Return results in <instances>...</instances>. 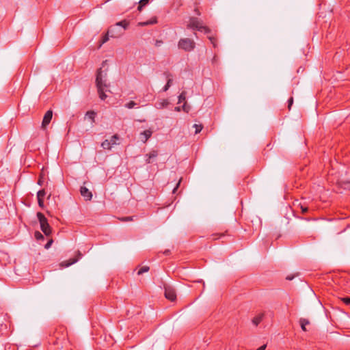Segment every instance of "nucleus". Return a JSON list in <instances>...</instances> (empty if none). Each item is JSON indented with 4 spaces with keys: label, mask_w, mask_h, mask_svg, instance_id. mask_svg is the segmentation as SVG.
<instances>
[{
    "label": "nucleus",
    "mask_w": 350,
    "mask_h": 350,
    "mask_svg": "<svg viewBox=\"0 0 350 350\" xmlns=\"http://www.w3.org/2000/svg\"><path fill=\"white\" fill-rule=\"evenodd\" d=\"M164 74L167 77V83H166L167 85H169L170 86H171L172 84V75L169 72H165Z\"/></svg>",
    "instance_id": "393cba45"
},
{
    "label": "nucleus",
    "mask_w": 350,
    "mask_h": 350,
    "mask_svg": "<svg viewBox=\"0 0 350 350\" xmlns=\"http://www.w3.org/2000/svg\"><path fill=\"white\" fill-rule=\"evenodd\" d=\"M101 146L103 147V149L105 150H110L112 147L111 146V142H109L108 139H105V141H103L101 144Z\"/></svg>",
    "instance_id": "6ab92c4d"
},
{
    "label": "nucleus",
    "mask_w": 350,
    "mask_h": 350,
    "mask_svg": "<svg viewBox=\"0 0 350 350\" xmlns=\"http://www.w3.org/2000/svg\"><path fill=\"white\" fill-rule=\"evenodd\" d=\"M286 279L291 280L293 279V277H287Z\"/></svg>",
    "instance_id": "49530a36"
},
{
    "label": "nucleus",
    "mask_w": 350,
    "mask_h": 350,
    "mask_svg": "<svg viewBox=\"0 0 350 350\" xmlns=\"http://www.w3.org/2000/svg\"><path fill=\"white\" fill-rule=\"evenodd\" d=\"M301 212H302L303 213H307V212H308V207H306V206H301Z\"/></svg>",
    "instance_id": "4c0bfd02"
},
{
    "label": "nucleus",
    "mask_w": 350,
    "mask_h": 350,
    "mask_svg": "<svg viewBox=\"0 0 350 350\" xmlns=\"http://www.w3.org/2000/svg\"><path fill=\"white\" fill-rule=\"evenodd\" d=\"M224 234H219V236L218 237H216V238H214V239H219V238H220V237H224Z\"/></svg>",
    "instance_id": "a18cd8bd"
},
{
    "label": "nucleus",
    "mask_w": 350,
    "mask_h": 350,
    "mask_svg": "<svg viewBox=\"0 0 350 350\" xmlns=\"http://www.w3.org/2000/svg\"><path fill=\"white\" fill-rule=\"evenodd\" d=\"M80 193L85 200H90L92 198V192L85 187H81Z\"/></svg>",
    "instance_id": "9b49d317"
},
{
    "label": "nucleus",
    "mask_w": 350,
    "mask_h": 350,
    "mask_svg": "<svg viewBox=\"0 0 350 350\" xmlns=\"http://www.w3.org/2000/svg\"><path fill=\"white\" fill-rule=\"evenodd\" d=\"M162 43H163V42L161 40H157L155 44L157 46H159Z\"/></svg>",
    "instance_id": "79ce46f5"
},
{
    "label": "nucleus",
    "mask_w": 350,
    "mask_h": 350,
    "mask_svg": "<svg viewBox=\"0 0 350 350\" xmlns=\"http://www.w3.org/2000/svg\"><path fill=\"white\" fill-rule=\"evenodd\" d=\"M158 151L156 150H152L148 154H146V162L147 163H152V159L156 158L158 156Z\"/></svg>",
    "instance_id": "f8f14e48"
},
{
    "label": "nucleus",
    "mask_w": 350,
    "mask_h": 350,
    "mask_svg": "<svg viewBox=\"0 0 350 350\" xmlns=\"http://www.w3.org/2000/svg\"><path fill=\"white\" fill-rule=\"evenodd\" d=\"M182 109L185 111V112H188L189 110V107L187 106L186 105V102L184 103V105H183L182 107Z\"/></svg>",
    "instance_id": "c9c22d12"
},
{
    "label": "nucleus",
    "mask_w": 350,
    "mask_h": 350,
    "mask_svg": "<svg viewBox=\"0 0 350 350\" xmlns=\"http://www.w3.org/2000/svg\"><path fill=\"white\" fill-rule=\"evenodd\" d=\"M178 47L186 52H191L195 49L196 42L193 39L189 38H180L178 42Z\"/></svg>",
    "instance_id": "7ed1b4c3"
},
{
    "label": "nucleus",
    "mask_w": 350,
    "mask_h": 350,
    "mask_svg": "<svg viewBox=\"0 0 350 350\" xmlns=\"http://www.w3.org/2000/svg\"><path fill=\"white\" fill-rule=\"evenodd\" d=\"M266 347H267V345H263L261 347H260L259 348H258L256 350H265Z\"/></svg>",
    "instance_id": "a19ab883"
},
{
    "label": "nucleus",
    "mask_w": 350,
    "mask_h": 350,
    "mask_svg": "<svg viewBox=\"0 0 350 350\" xmlns=\"http://www.w3.org/2000/svg\"><path fill=\"white\" fill-rule=\"evenodd\" d=\"M299 324H300V326L301 327V329L304 332H306L307 329H306V326L310 324V321L307 319L301 318L299 319Z\"/></svg>",
    "instance_id": "dca6fc26"
},
{
    "label": "nucleus",
    "mask_w": 350,
    "mask_h": 350,
    "mask_svg": "<svg viewBox=\"0 0 350 350\" xmlns=\"http://www.w3.org/2000/svg\"><path fill=\"white\" fill-rule=\"evenodd\" d=\"M150 268L148 266H144L142 267H141L138 271H137V274L139 275H142L144 273H146V272H148L149 271Z\"/></svg>",
    "instance_id": "4be33fe9"
},
{
    "label": "nucleus",
    "mask_w": 350,
    "mask_h": 350,
    "mask_svg": "<svg viewBox=\"0 0 350 350\" xmlns=\"http://www.w3.org/2000/svg\"><path fill=\"white\" fill-rule=\"evenodd\" d=\"M38 202L40 207H44V199H38Z\"/></svg>",
    "instance_id": "f704fd0d"
},
{
    "label": "nucleus",
    "mask_w": 350,
    "mask_h": 350,
    "mask_svg": "<svg viewBox=\"0 0 350 350\" xmlns=\"http://www.w3.org/2000/svg\"><path fill=\"white\" fill-rule=\"evenodd\" d=\"M119 139V135L118 134H115L113 135L111 137V139L109 140V142H111V146H112L113 145H115L116 144V142L117 140Z\"/></svg>",
    "instance_id": "412c9836"
},
{
    "label": "nucleus",
    "mask_w": 350,
    "mask_h": 350,
    "mask_svg": "<svg viewBox=\"0 0 350 350\" xmlns=\"http://www.w3.org/2000/svg\"><path fill=\"white\" fill-rule=\"evenodd\" d=\"M38 184L40 185H42V184H43V176H42V174L40 175V177H39V179H38Z\"/></svg>",
    "instance_id": "e433bc0d"
},
{
    "label": "nucleus",
    "mask_w": 350,
    "mask_h": 350,
    "mask_svg": "<svg viewBox=\"0 0 350 350\" xmlns=\"http://www.w3.org/2000/svg\"><path fill=\"white\" fill-rule=\"evenodd\" d=\"M208 39L210 40V41H211V44H213V46L214 47H216V46H217V40H216V38L213 37V36H209Z\"/></svg>",
    "instance_id": "2f4dec72"
},
{
    "label": "nucleus",
    "mask_w": 350,
    "mask_h": 350,
    "mask_svg": "<svg viewBox=\"0 0 350 350\" xmlns=\"http://www.w3.org/2000/svg\"><path fill=\"white\" fill-rule=\"evenodd\" d=\"M109 35H110V33H108V31H107V33L102 38L99 47H100L104 43L107 42L109 40Z\"/></svg>",
    "instance_id": "b1692460"
},
{
    "label": "nucleus",
    "mask_w": 350,
    "mask_h": 350,
    "mask_svg": "<svg viewBox=\"0 0 350 350\" xmlns=\"http://www.w3.org/2000/svg\"><path fill=\"white\" fill-rule=\"evenodd\" d=\"M193 127L196 129L195 133L198 134V133H199L202 131V129L203 128V126L202 124H195L193 125Z\"/></svg>",
    "instance_id": "cd10ccee"
},
{
    "label": "nucleus",
    "mask_w": 350,
    "mask_h": 350,
    "mask_svg": "<svg viewBox=\"0 0 350 350\" xmlns=\"http://www.w3.org/2000/svg\"><path fill=\"white\" fill-rule=\"evenodd\" d=\"M108 33H110L111 38H118L123 35V30L116 25H113L109 28Z\"/></svg>",
    "instance_id": "6e6552de"
},
{
    "label": "nucleus",
    "mask_w": 350,
    "mask_h": 350,
    "mask_svg": "<svg viewBox=\"0 0 350 350\" xmlns=\"http://www.w3.org/2000/svg\"><path fill=\"white\" fill-rule=\"evenodd\" d=\"M86 116L88 117L90 120H92V122H94V118L96 116V113L93 111H89L86 113Z\"/></svg>",
    "instance_id": "5701e85b"
},
{
    "label": "nucleus",
    "mask_w": 350,
    "mask_h": 350,
    "mask_svg": "<svg viewBox=\"0 0 350 350\" xmlns=\"http://www.w3.org/2000/svg\"><path fill=\"white\" fill-rule=\"evenodd\" d=\"M34 237L38 241L44 239V236L39 231L35 232Z\"/></svg>",
    "instance_id": "bb28decb"
},
{
    "label": "nucleus",
    "mask_w": 350,
    "mask_h": 350,
    "mask_svg": "<svg viewBox=\"0 0 350 350\" xmlns=\"http://www.w3.org/2000/svg\"><path fill=\"white\" fill-rule=\"evenodd\" d=\"M175 110L177 111H180V107H175Z\"/></svg>",
    "instance_id": "c03bdc74"
},
{
    "label": "nucleus",
    "mask_w": 350,
    "mask_h": 350,
    "mask_svg": "<svg viewBox=\"0 0 350 350\" xmlns=\"http://www.w3.org/2000/svg\"><path fill=\"white\" fill-rule=\"evenodd\" d=\"M341 301L347 306H350V297H346L341 298Z\"/></svg>",
    "instance_id": "7c9ffc66"
},
{
    "label": "nucleus",
    "mask_w": 350,
    "mask_h": 350,
    "mask_svg": "<svg viewBox=\"0 0 350 350\" xmlns=\"http://www.w3.org/2000/svg\"><path fill=\"white\" fill-rule=\"evenodd\" d=\"M53 242V239H50V240L46 243V244L44 245V247H45L46 249H49V248L51 246V245H52Z\"/></svg>",
    "instance_id": "72a5a7b5"
},
{
    "label": "nucleus",
    "mask_w": 350,
    "mask_h": 350,
    "mask_svg": "<svg viewBox=\"0 0 350 350\" xmlns=\"http://www.w3.org/2000/svg\"><path fill=\"white\" fill-rule=\"evenodd\" d=\"M46 195V192L44 189H41L37 193V198L38 199H44V196Z\"/></svg>",
    "instance_id": "a878e982"
},
{
    "label": "nucleus",
    "mask_w": 350,
    "mask_h": 350,
    "mask_svg": "<svg viewBox=\"0 0 350 350\" xmlns=\"http://www.w3.org/2000/svg\"><path fill=\"white\" fill-rule=\"evenodd\" d=\"M150 2V0H140L138 3H139V5H138V8H137V10L141 12L142 10V8L143 7L146 6V5H148Z\"/></svg>",
    "instance_id": "a211bd4d"
},
{
    "label": "nucleus",
    "mask_w": 350,
    "mask_h": 350,
    "mask_svg": "<svg viewBox=\"0 0 350 350\" xmlns=\"http://www.w3.org/2000/svg\"><path fill=\"white\" fill-rule=\"evenodd\" d=\"M164 289L165 297L172 301H174L176 298V293L175 289L169 285H165L164 286Z\"/></svg>",
    "instance_id": "423d86ee"
},
{
    "label": "nucleus",
    "mask_w": 350,
    "mask_h": 350,
    "mask_svg": "<svg viewBox=\"0 0 350 350\" xmlns=\"http://www.w3.org/2000/svg\"><path fill=\"white\" fill-rule=\"evenodd\" d=\"M37 217L40 224V228L46 236H49L51 234V228L48 223L47 219L40 212L37 213Z\"/></svg>",
    "instance_id": "20e7f679"
},
{
    "label": "nucleus",
    "mask_w": 350,
    "mask_h": 350,
    "mask_svg": "<svg viewBox=\"0 0 350 350\" xmlns=\"http://www.w3.org/2000/svg\"><path fill=\"white\" fill-rule=\"evenodd\" d=\"M186 92L183 91L178 96V103H181L182 102L185 103L186 100Z\"/></svg>",
    "instance_id": "aec40b11"
},
{
    "label": "nucleus",
    "mask_w": 350,
    "mask_h": 350,
    "mask_svg": "<svg viewBox=\"0 0 350 350\" xmlns=\"http://www.w3.org/2000/svg\"><path fill=\"white\" fill-rule=\"evenodd\" d=\"M55 337L56 340L55 342V344L63 343L67 337V334L66 329L63 327H59L55 333Z\"/></svg>",
    "instance_id": "39448f33"
},
{
    "label": "nucleus",
    "mask_w": 350,
    "mask_h": 350,
    "mask_svg": "<svg viewBox=\"0 0 350 350\" xmlns=\"http://www.w3.org/2000/svg\"><path fill=\"white\" fill-rule=\"evenodd\" d=\"M122 221H124V222H126V221H133V216H129V217H122L120 219Z\"/></svg>",
    "instance_id": "c756f323"
},
{
    "label": "nucleus",
    "mask_w": 350,
    "mask_h": 350,
    "mask_svg": "<svg viewBox=\"0 0 350 350\" xmlns=\"http://www.w3.org/2000/svg\"><path fill=\"white\" fill-rule=\"evenodd\" d=\"M111 0H106L105 2H109Z\"/></svg>",
    "instance_id": "de8ad7c7"
},
{
    "label": "nucleus",
    "mask_w": 350,
    "mask_h": 350,
    "mask_svg": "<svg viewBox=\"0 0 350 350\" xmlns=\"http://www.w3.org/2000/svg\"><path fill=\"white\" fill-rule=\"evenodd\" d=\"M169 105V101L167 99H161L157 101L155 103V107L157 109H163L165 107H167Z\"/></svg>",
    "instance_id": "4468645a"
},
{
    "label": "nucleus",
    "mask_w": 350,
    "mask_h": 350,
    "mask_svg": "<svg viewBox=\"0 0 350 350\" xmlns=\"http://www.w3.org/2000/svg\"><path fill=\"white\" fill-rule=\"evenodd\" d=\"M263 317H264L263 313H260V314H258L257 316L254 317V319H252L253 324L255 325L256 326H257L262 321Z\"/></svg>",
    "instance_id": "f3484780"
},
{
    "label": "nucleus",
    "mask_w": 350,
    "mask_h": 350,
    "mask_svg": "<svg viewBox=\"0 0 350 350\" xmlns=\"http://www.w3.org/2000/svg\"><path fill=\"white\" fill-rule=\"evenodd\" d=\"M180 181H181V179H180V180L178 181V183L176 184V186L174 188V189H173V193H176V190H177V189H178V186H179V185H180Z\"/></svg>",
    "instance_id": "58836bf2"
},
{
    "label": "nucleus",
    "mask_w": 350,
    "mask_h": 350,
    "mask_svg": "<svg viewBox=\"0 0 350 350\" xmlns=\"http://www.w3.org/2000/svg\"><path fill=\"white\" fill-rule=\"evenodd\" d=\"M187 28L200 31H204L205 33H208L211 32V29L208 27L203 25L202 22L195 17H191L190 18L189 23L187 25Z\"/></svg>",
    "instance_id": "f03ea898"
},
{
    "label": "nucleus",
    "mask_w": 350,
    "mask_h": 350,
    "mask_svg": "<svg viewBox=\"0 0 350 350\" xmlns=\"http://www.w3.org/2000/svg\"><path fill=\"white\" fill-rule=\"evenodd\" d=\"M52 118H53V111L51 109H49L45 113V114L43 117V120H42V125H41V128L42 129H44V130L46 129L47 126L51 122Z\"/></svg>",
    "instance_id": "0eeeda50"
},
{
    "label": "nucleus",
    "mask_w": 350,
    "mask_h": 350,
    "mask_svg": "<svg viewBox=\"0 0 350 350\" xmlns=\"http://www.w3.org/2000/svg\"><path fill=\"white\" fill-rule=\"evenodd\" d=\"M107 72L103 74L102 68L97 70L96 77V85L98 90L99 98L104 100L107 98L105 92L108 91L109 84L107 83Z\"/></svg>",
    "instance_id": "f257e3e1"
},
{
    "label": "nucleus",
    "mask_w": 350,
    "mask_h": 350,
    "mask_svg": "<svg viewBox=\"0 0 350 350\" xmlns=\"http://www.w3.org/2000/svg\"><path fill=\"white\" fill-rule=\"evenodd\" d=\"M170 88V86L169 85H167V83L165 84V85L163 87V90L164 92H166L168 90V89Z\"/></svg>",
    "instance_id": "ea45409f"
},
{
    "label": "nucleus",
    "mask_w": 350,
    "mask_h": 350,
    "mask_svg": "<svg viewBox=\"0 0 350 350\" xmlns=\"http://www.w3.org/2000/svg\"><path fill=\"white\" fill-rule=\"evenodd\" d=\"M293 103V97H291L288 100V109L290 110L291 109V107L292 106Z\"/></svg>",
    "instance_id": "473e14b6"
},
{
    "label": "nucleus",
    "mask_w": 350,
    "mask_h": 350,
    "mask_svg": "<svg viewBox=\"0 0 350 350\" xmlns=\"http://www.w3.org/2000/svg\"><path fill=\"white\" fill-rule=\"evenodd\" d=\"M81 257V254L79 251L77 252V256L75 258H72L68 260H64L60 263V266L62 267H68L75 262H77L79 259Z\"/></svg>",
    "instance_id": "1a4fd4ad"
},
{
    "label": "nucleus",
    "mask_w": 350,
    "mask_h": 350,
    "mask_svg": "<svg viewBox=\"0 0 350 350\" xmlns=\"http://www.w3.org/2000/svg\"><path fill=\"white\" fill-rule=\"evenodd\" d=\"M152 135V131L151 129H147L140 133L139 138L142 142L146 143L147 140L150 138Z\"/></svg>",
    "instance_id": "9d476101"
},
{
    "label": "nucleus",
    "mask_w": 350,
    "mask_h": 350,
    "mask_svg": "<svg viewBox=\"0 0 350 350\" xmlns=\"http://www.w3.org/2000/svg\"><path fill=\"white\" fill-rule=\"evenodd\" d=\"M170 253V251L169 250H166L164 251L163 254L165 255H168Z\"/></svg>",
    "instance_id": "37998d69"
},
{
    "label": "nucleus",
    "mask_w": 350,
    "mask_h": 350,
    "mask_svg": "<svg viewBox=\"0 0 350 350\" xmlns=\"http://www.w3.org/2000/svg\"><path fill=\"white\" fill-rule=\"evenodd\" d=\"M137 105V103L134 101H130L125 105V107L128 109H132Z\"/></svg>",
    "instance_id": "c85d7f7f"
},
{
    "label": "nucleus",
    "mask_w": 350,
    "mask_h": 350,
    "mask_svg": "<svg viewBox=\"0 0 350 350\" xmlns=\"http://www.w3.org/2000/svg\"><path fill=\"white\" fill-rule=\"evenodd\" d=\"M157 23V18L154 16L145 22H139L138 26L144 27Z\"/></svg>",
    "instance_id": "ddd939ff"
},
{
    "label": "nucleus",
    "mask_w": 350,
    "mask_h": 350,
    "mask_svg": "<svg viewBox=\"0 0 350 350\" xmlns=\"http://www.w3.org/2000/svg\"><path fill=\"white\" fill-rule=\"evenodd\" d=\"M114 25H116L117 27H118L119 28L122 27V29L124 31V30H126L128 28V27L129 25V22L126 20H123V21L116 23Z\"/></svg>",
    "instance_id": "2eb2a0df"
}]
</instances>
